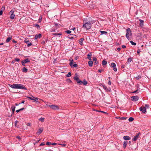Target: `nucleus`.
Returning <instances> with one entry per match:
<instances>
[{"instance_id": "nucleus-42", "label": "nucleus", "mask_w": 151, "mask_h": 151, "mask_svg": "<svg viewBox=\"0 0 151 151\" xmlns=\"http://www.w3.org/2000/svg\"><path fill=\"white\" fill-rule=\"evenodd\" d=\"M98 63V62L96 60L95 61H94V65H97Z\"/></svg>"}, {"instance_id": "nucleus-37", "label": "nucleus", "mask_w": 151, "mask_h": 151, "mask_svg": "<svg viewBox=\"0 0 151 151\" xmlns=\"http://www.w3.org/2000/svg\"><path fill=\"white\" fill-rule=\"evenodd\" d=\"M130 42L131 43V44L132 45H136V43H135V42H134L133 41H130Z\"/></svg>"}, {"instance_id": "nucleus-58", "label": "nucleus", "mask_w": 151, "mask_h": 151, "mask_svg": "<svg viewBox=\"0 0 151 151\" xmlns=\"http://www.w3.org/2000/svg\"><path fill=\"white\" fill-rule=\"evenodd\" d=\"M108 84L110 85L111 84V82L110 81H109L108 82Z\"/></svg>"}, {"instance_id": "nucleus-36", "label": "nucleus", "mask_w": 151, "mask_h": 151, "mask_svg": "<svg viewBox=\"0 0 151 151\" xmlns=\"http://www.w3.org/2000/svg\"><path fill=\"white\" fill-rule=\"evenodd\" d=\"M44 119H45L44 118L41 117V118H40L39 119V120L41 122H43L44 121Z\"/></svg>"}, {"instance_id": "nucleus-25", "label": "nucleus", "mask_w": 151, "mask_h": 151, "mask_svg": "<svg viewBox=\"0 0 151 151\" xmlns=\"http://www.w3.org/2000/svg\"><path fill=\"white\" fill-rule=\"evenodd\" d=\"M139 21L140 22V25L141 26H142L144 24V21L143 20H142L141 19H140L139 20Z\"/></svg>"}, {"instance_id": "nucleus-31", "label": "nucleus", "mask_w": 151, "mask_h": 151, "mask_svg": "<svg viewBox=\"0 0 151 151\" xmlns=\"http://www.w3.org/2000/svg\"><path fill=\"white\" fill-rule=\"evenodd\" d=\"M52 35L55 36L60 35H62V33H53L52 34Z\"/></svg>"}, {"instance_id": "nucleus-27", "label": "nucleus", "mask_w": 151, "mask_h": 151, "mask_svg": "<svg viewBox=\"0 0 151 151\" xmlns=\"http://www.w3.org/2000/svg\"><path fill=\"white\" fill-rule=\"evenodd\" d=\"M100 32L101 35H106L107 34V32L106 31H100Z\"/></svg>"}, {"instance_id": "nucleus-24", "label": "nucleus", "mask_w": 151, "mask_h": 151, "mask_svg": "<svg viewBox=\"0 0 151 151\" xmlns=\"http://www.w3.org/2000/svg\"><path fill=\"white\" fill-rule=\"evenodd\" d=\"M15 107L14 106H12L11 107V109H12V115L14 114V112L15 111Z\"/></svg>"}, {"instance_id": "nucleus-19", "label": "nucleus", "mask_w": 151, "mask_h": 151, "mask_svg": "<svg viewBox=\"0 0 151 151\" xmlns=\"http://www.w3.org/2000/svg\"><path fill=\"white\" fill-rule=\"evenodd\" d=\"M12 39V36L8 37L7 38L6 41V42H9L10 41V40Z\"/></svg>"}, {"instance_id": "nucleus-22", "label": "nucleus", "mask_w": 151, "mask_h": 151, "mask_svg": "<svg viewBox=\"0 0 151 151\" xmlns=\"http://www.w3.org/2000/svg\"><path fill=\"white\" fill-rule=\"evenodd\" d=\"M134 78L138 80L139 79L141 78V76L140 75H138L137 76H134Z\"/></svg>"}, {"instance_id": "nucleus-43", "label": "nucleus", "mask_w": 151, "mask_h": 151, "mask_svg": "<svg viewBox=\"0 0 151 151\" xmlns=\"http://www.w3.org/2000/svg\"><path fill=\"white\" fill-rule=\"evenodd\" d=\"M15 61L18 62L19 61L20 59L19 58H16L14 59Z\"/></svg>"}, {"instance_id": "nucleus-50", "label": "nucleus", "mask_w": 151, "mask_h": 151, "mask_svg": "<svg viewBox=\"0 0 151 151\" xmlns=\"http://www.w3.org/2000/svg\"><path fill=\"white\" fill-rule=\"evenodd\" d=\"M42 17H40L39 19V22H41L42 21Z\"/></svg>"}, {"instance_id": "nucleus-17", "label": "nucleus", "mask_w": 151, "mask_h": 151, "mask_svg": "<svg viewBox=\"0 0 151 151\" xmlns=\"http://www.w3.org/2000/svg\"><path fill=\"white\" fill-rule=\"evenodd\" d=\"M88 57L87 58L89 60H91V56H92V53L91 52H90L88 54Z\"/></svg>"}, {"instance_id": "nucleus-1", "label": "nucleus", "mask_w": 151, "mask_h": 151, "mask_svg": "<svg viewBox=\"0 0 151 151\" xmlns=\"http://www.w3.org/2000/svg\"><path fill=\"white\" fill-rule=\"evenodd\" d=\"M9 86L14 89H21L23 90H27V89L24 85L20 84H13L12 85L9 84Z\"/></svg>"}, {"instance_id": "nucleus-47", "label": "nucleus", "mask_w": 151, "mask_h": 151, "mask_svg": "<svg viewBox=\"0 0 151 151\" xmlns=\"http://www.w3.org/2000/svg\"><path fill=\"white\" fill-rule=\"evenodd\" d=\"M42 36V35L41 34H38V37L39 38H40Z\"/></svg>"}, {"instance_id": "nucleus-44", "label": "nucleus", "mask_w": 151, "mask_h": 151, "mask_svg": "<svg viewBox=\"0 0 151 151\" xmlns=\"http://www.w3.org/2000/svg\"><path fill=\"white\" fill-rule=\"evenodd\" d=\"M93 61H95L97 60V59L96 57H93Z\"/></svg>"}, {"instance_id": "nucleus-26", "label": "nucleus", "mask_w": 151, "mask_h": 151, "mask_svg": "<svg viewBox=\"0 0 151 151\" xmlns=\"http://www.w3.org/2000/svg\"><path fill=\"white\" fill-rule=\"evenodd\" d=\"M127 143H128V142L127 141H124V144H123V147L124 148H126V147L127 146Z\"/></svg>"}, {"instance_id": "nucleus-32", "label": "nucleus", "mask_w": 151, "mask_h": 151, "mask_svg": "<svg viewBox=\"0 0 151 151\" xmlns=\"http://www.w3.org/2000/svg\"><path fill=\"white\" fill-rule=\"evenodd\" d=\"M132 60V59L131 58H129L128 59L127 62L128 63H130Z\"/></svg>"}, {"instance_id": "nucleus-2", "label": "nucleus", "mask_w": 151, "mask_h": 151, "mask_svg": "<svg viewBox=\"0 0 151 151\" xmlns=\"http://www.w3.org/2000/svg\"><path fill=\"white\" fill-rule=\"evenodd\" d=\"M91 25L90 22H85L83 26V27L85 28L86 29H89L91 28Z\"/></svg>"}, {"instance_id": "nucleus-14", "label": "nucleus", "mask_w": 151, "mask_h": 151, "mask_svg": "<svg viewBox=\"0 0 151 151\" xmlns=\"http://www.w3.org/2000/svg\"><path fill=\"white\" fill-rule=\"evenodd\" d=\"M69 60L70 61L69 65L71 68H72L73 64V59L70 58L69 59Z\"/></svg>"}, {"instance_id": "nucleus-33", "label": "nucleus", "mask_w": 151, "mask_h": 151, "mask_svg": "<svg viewBox=\"0 0 151 151\" xmlns=\"http://www.w3.org/2000/svg\"><path fill=\"white\" fill-rule=\"evenodd\" d=\"M116 118L117 119H120L124 120L126 119V118L124 117H116Z\"/></svg>"}, {"instance_id": "nucleus-4", "label": "nucleus", "mask_w": 151, "mask_h": 151, "mask_svg": "<svg viewBox=\"0 0 151 151\" xmlns=\"http://www.w3.org/2000/svg\"><path fill=\"white\" fill-rule=\"evenodd\" d=\"M47 106H49L50 108L53 110H57L59 109V107L58 106L56 105H47Z\"/></svg>"}, {"instance_id": "nucleus-45", "label": "nucleus", "mask_w": 151, "mask_h": 151, "mask_svg": "<svg viewBox=\"0 0 151 151\" xmlns=\"http://www.w3.org/2000/svg\"><path fill=\"white\" fill-rule=\"evenodd\" d=\"M138 91H139V90L138 89H137V90H136V91L133 92V93H138Z\"/></svg>"}, {"instance_id": "nucleus-64", "label": "nucleus", "mask_w": 151, "mask_h": 151, "mask_svg": "<svg viewBox=\"0 0 151 151\" xmlns=\"http://www.w3.org/2000/svg\"><path fill=\"white\" fill-rule=\"evenodd\" d=\"M55 27H56L59 25V24L57 23H55Z\"/></svg>"}, {"instance_id": "nucleus-52", "label": "nucleus", "mask_w": 151, "mask_h": 151, "mask_svg": "<svg viewBox=\"0 0 151 151\" xmlns=\"http://www.w3.org/2000/svg\"><path fill=\"white\" fill-rule=\"evenodd\" d=\"M140 51H140V50L139 49H138V50H137V53L139 55V53H140Z\"/></svg>"}, {"instance_id": "nucleus-12", "label": "nucleus", "mask_w": 151, "mask_h": 151, "mask_svg": "<svg viewBox=\"0 0 151 151\" xmlns=\"http://www.w3.org/2000/svg\"><path fill=\"white\" fill-rule=\"evenodd\" d=\"M139 110L143 113H145L146 111L145 107H140Z\"/></svg>"}, {"instance_id": "nucleus-23", "label": "nucleus", "mask_w": 151, "mask_h": 151, "mask_svg": "<svg viewBox=\"0 0 151 151\" xmlns=\"http://www.w3.org/2000/svg\"><path fill=\"white\" fill-rule=\"evenodd\" d=\"M29 59L27 58L25 59L23 61L25 63H27L30 62Z\"/></svg>"}, {"instance_id": "nucleus-11", "label": "nucleus", "mask_w": 151, "mask_h": 151, "mask_svg": "<svg viewBox=\"0 0 151 151\" xmlns=\"http://www.w3.org/2000/svg\"><path fill=\"white\" fill-rule=\"evenodd\" d=\"M102 87L106 91L111 92V88L110 87L107 88L106 86L105 85H103Z\"/></svg>"}, {"instance_id": "nucleus-38", "label": "nucleus", "mask_w": 151, "mask_h": 151, "mask_svg": "<svg viewBox=\"0 0 151 151\" xmlns=\"http://www.w3.org/2000/svg\"><path fill=\"white\" fill-rule=\"evenodd\" d=\"M134 119L133 117H130L129 119V122H132L133 121Z\"/></svg>"}, {"instance_id": "nucleus-56", "label": "nucleus", "mask_w": 151, "mask_h": 151, "mask_svg": "<svg viewBox=\"0 0 151 151\" xmlns=\"http://www.w3.org/2000/svg\"><path fill=\"white\" fill-rule=\"evenodd\" d=\"M93 110L95 111H96V112H100V111L98 110H97L95 109H93Z\"/></svg>"}, {"instance_id": "nucleus-15", "label": "nucleus", "mask_w": 151, "mask_h": 151, "mask_svg": "<svg viewBox=\"0 0 151 151\" xmlns=\"http://www.w3.org/2000/svg\"><path fill=\"white\" fill-rule=\"evenodd\" d=\"M84 39L83 38H82L81 39L79 40V43L82 46L83 45V41L84 40Z\"/></svg>"}, {"instance_id": "nucleus-40", "label": "nucleus", "mask_w": 151, "mask_h": 151, "mask_svg": "<svg viewBox=\"0 0 151 151\" xmlns=\"http://www.w3.org/2000/svg\"><path fill=\"white\" fill-rule=\"evenodd\" d=\"M66 81L69 83H71L72 81L70 79H67L66 80Z\"/></svg>"}, {"instance_id": "nucleus-46", "label": "nucleus", "mask_w": 151, "mask_h": 151, "mask_svg": "<svg viewBox=\"0 0 151 151\" xmlns=\"http://www.w3.org/2000/svg\"><path fill=\"white\" fill-rule=\"evenodd\" d=\"M3 14V11L1 9L0 11V15H1Z\"/></svg>"}, {"instance_id": "nucleus-54", "label": "nucleus", "mask_w": 151, "mask_h": 151, "mask_svg": "<svg viewBox=\"0 0 151 151\" xmlns=\"http://www.w3.org/2000/svg\"><path fill=\"white\" fill-rule=\"evenodd\" d=\"M35 98V99H34V100H33L35 102V101H37V100H38V98Z\"/></svg>"}, {"instance_id": "nucleus-35", "label": "nucleus", "mask_w": 151, "mask_h": 151, "mask_svg": "<svg viewBox=\"0 0 151 151\" xmlns=\"http://www.w3.org/2000/svg\"><path fill=\"white\" fill-rule=\"evenodd\" d=\"M78 66L77 64H76V62L74 63V64H73L72 68L74 67L75 68L77 67Z\"/></svg>"}, {"instance_id": "nucleus-39", "label": "nucleus", "mask_w": 151, "mask_h": 151, "mask_svg": "<svg viewBox=\"0 0 151 151\" xmlns=\"http://www.w3.org/2000/svg\"><path fill=\"white\" fill-rule=\"evenodd\" d=\"M65 32L68 34H70L71 33V32L70 30H67L65 31Z\"/></svg>"}, {"instance_id": "nucleus-29", "label": "nucleus", "mask_w": 151, "mask_h": 151, "mask_svg": "<svg viewBox=\"0 0 151 151\" xmlns=\"http://www.w3.org/2000/svg\"><path fill=\"white\" fill-rule=\"evenodd\" d=\"M107 64V62L106 60H103L102 62V64L103 65H105Z\"/></svg>"}, {"instance_id": "nucleus-5", "label": "nucleus", "mask_w": 151, "mask_h": 151, "mask_svg": "<svg viewBox=\"0 0 151 151\" xmlns=\"http://www.w3.org/2000/svg\"><path fill=\"white\" fill-rule=\"evenodd\" d=\"M73 79L76 80L77 83H79V85H82V81L79 80V78L77 76H75L74 77Z\"/></svg>"}, {"instance_id": "nucleus-10", "label": "nucleus", "mask_w": 151, "mask_h": 151, "mask_svg": "<svg viewBox=\"0 0 151 151\" xmlns=\"http://www.w3.org/2000/svg\"><path fill=\"white\" fill-rule=\"evenodd\" d=\"M68 37L70 39H73L76 37V35H74L70 34L68 36Z\"/></svg>"}, {"instance_id": "nucleus-49", "label": "nucleus", "mask_w": 151, "mask_h": 151, "mask_svg": "<svg viewBox=\"0 0 151 151\" xmlns=\"http://www.w3.org/2000/svg\"><path fill=\"white\" fill-rule=\"evenodd\" d=\"M145 108H149V106L148 104H145Z\"/></svg>"}, {"instance_id": "nucleus-60", "label": "nucleus", "mask_w": 151, "mask_h": 151, "mask_svg": "<svg viewBox=\"0 0 151 151\" xmlns=\"http://www.w3.org/2000/svg\"><path fill=\"white\" fill-rule=\"evenodd\" d=\"M17 139H19V140H20V139H21V138H20V137L19 136H17Z\"/></svg>"}, {"instance_id": "nucleus-13", "label": "nucleus", "mask_w": 151, "mask_h": 151, "mask_svg": "<svg viewBox=\"0 0 151 151\" xmlns=\"http://www.w3.org/2000/svg\"><path fill=\"white\" fill-rule=\"evenodd\" d=\"M140 133H138L136 136H134V137L132 139V140L134 141H135L138 139Z\"/></svg>"}, {"instance_id": "nucleus-28", "label": "nucleus", "mask_w": 151, "mask_h": 151, "mask_svg": "<svg viewBox=\"0 0 151 151\" xmlns=\"http://www.w3.org/2000/svg\"><path fill=\"white\" fill-rule=\"evenodd\" d=\"M82 84H83L84 85H86L87 84V82L84 79L83 81H82Z\"/></svg>"}, {"instance_id": "nucleus-63", "label": "nucleus", "mask_w": 151, "mask_h": 151, "mask_svg": "<svg viewBox=\"0 0 151 151\" xmlns=\"http://www.w3.org/2000/svg\"><path fill=\"white\" fill-rule=\"evenodd\" d=\"M38 37V35H36L35 36V39H36Z\"/></svg>"}, {"instance_id": "nucleus-53", "label": "nucleus", "mask_w": 151, "mask_h": 151, "mask_svg": "<svg viewBox=\"0 0 151 151\" xmlns=\"http://www.w3.org/2000/svg\"><path fill=\"white\" fill-rule=\"evenodd\" d=\"M27 126H31V124L30 123H28L27 124Z\"/></svg>"}, {"instance_id": "nucleus-3", "label": "nucleus", "mask_w": 151, "mask_h": 151, "mask_svg": "<svg viewBox=\"0 0 151 151\" xmlns=\"http://www.w3.org/2000/svg\"><path fill=\"white\" fill-rule=\"evenodd\" d=\"M132 35V33L131 30L129 28H128L126 29V37L129 39V36Z\"/></svg>"}, {"instance_id": "nucleus-34", "label": "nucleus", "mask_w": 151, "mask_h": 151, "mask_svg": "<svg viewBox=\"0 0 151 151\" xmlns=\"http://www.w3.org/2000/svg\"><path fill=\"white\" fill-rule=\"evenodd\" d=\"M71 73L70 72H69L68 74L66 75L67 77H70L71 76Z\"/></svg>"}, {"instance_id": "nucleus-9", "label": "nucleus", "mask_w": 151, "mask_h": 151, "mask_svg": "<svg viewBox=\"0 0 151 151\" xmlns=\"http://www.w3.org/2000/svg\"><path fill=\"white\" fill-rule=\"evenodd\" d=\"M111 67H112L113 68L114 70L115 71H116L117 69L116 67L115 64L114 63H112L111 65Z\"/></svg>"}, {"instance_id": "nucleus-57", "label": "nucleus", "mask_w": 151, "mask_h": 151, "mask_svg": "<svg viewBox=\"0 0 151 151\" xmlns=\"http://www.w3.org/2000/svg\"><path fill=\"white\" fill-rule=\"evenodd\" d=\"M12 42L14 43H16L17 42V41H15L14 40H13Z\"/></svg>"}, {"instance_id": "nucleus-7", "label": "nucleus", "mask_w": 151, "mask_h": 151, "mask_svg": "<svg viewBox=\"0 0 151 151\" xmlns=\"http://www.w3.org/2000/svg\"><path fill=\"white\" fill-rule=\"evenodd\" d=\"M24 42L27 43V46L28 47H30L32 45V43L29 42V40L27 38L25 40Z\"/></svg>"}, {"instance_id": "nucleus-62", "label": "nucleus", "mask_w": 151, "mask_h": 151, "mask_svg": "<svg viewBox=\"0 0 151 151\" xmlns=\"http://www.w3.org/2000/svg\"><path fill=\"white\" fill-rule=\"evenodd\" d=\"M122 48H125L126 47V46L124 45H122Z\"/></svg>"}, {"instance_id": "nucleus-51", "label": "nucleus", "mask_w": 151, "mask_h": 151, "mask_svg": "<svg viewBox=\"0 0 151 151\" xmlns=\"http://www.w3.org/2000/svg\"><path fill=\"white\" fill-rule=\"evenodd\" d=\"M45 145V143H44V142H42L41 143L40 145V146H43V145Z\"/></svg>"}, {"instance_id": "nucleus-41", "label": "nucleus", "mask_w": 151, "mask_h": 151, "mask_svg": "<svg viewBox=\"0 0 151 151\" xmlns=\"http://www.w3.org/2000/svg\"><path fill=\"white\" fill-rule=\"evenodd\" d=\"M51 144V143L50 142H46V145H49Z\"/></svg>"}, {"instance_id": "nucleus-6", "label": "nucleus", "mask_w": 151, "mask_h": 151, "mask_svg": "<svg viewBox=\"0 0 151 151\" xmlns=\"http://www.w3.org/2000/svg\"><path fill=\"white\" fill-rule=\"evenodd\" d=\"M14 11L12 10L9 12V14H10V18L11 19H13L14 18L15 15L14 14Z\"/></svg>"}, {"instance_id": "nucleus-55", "label": "nucleus", "mask_w": 151, "mask_h": 151, "mask_svg": "<svg viewBox=\"0 0 151 151\" xmlns=\"http://www.w3.org/2000/svg\"><path fill=\"white\" fill-rule=\"evenodd\" d=\"M27 97L28 98H29V99H30L31 100H34V99H33L31 97Z\"/></svg>"}, {"instance_id": "nucleus-18", "label": "nucleus", "mask_w": 151, "mask_h": 151, "mask_svg": "<svg viewBox=\"0 0 151 151\" xmlns=\"http://www.w3.org/2000/svg\"><path fill=\"white\" fill-rule=\"evenodd\" d=\"M43 129L42 128H40L37 132V134H38V135L41 134L43 131Z\"/></svg>"}, {"instance_id": "nucleus-8", "label": "nucleus", "mask_w": 151, "mask_h": 151, "mask_svg": "<svg viewBox=\"0 0 151 151\" xmlns=\"http://www.w3.org/2000/svg\"><path fill=\"white\" fill-rule=\"evenodd\" d=\"M131 100L133 101H136L138 100L139 97L137 96H133L131 97Z\"/></svg>"}, {"instance_id": "nucleus-21", "label": "nucleus", "mask_w": 151, "mask_h": 151, "mask_svg": "<svg viewBox=\"0 0 151 151\" xmlns=\"http://www.w3.org/2000/svg\"><path fill=\"white\" fill-rule=\"evenodd\" d=\"M28 70L27 69L26 67H23L22 69V71L24 73H26Z\"/></svg>"}, {"instance_id": "nucleus-20", "label": "nucleus", "mask_w": 151, "mask_h": 151, "mask_svg": "<svg viewBox=\"0 0 151 151\" xmlns=\"http://www.w3.org/2000/svg\"><path fill=\"white\" fill-rule=\"evenodd\" d=\"M89 66L90 67H91L93 65V62L91 60H90L88 62Z\"/></svg>"}, {"instance_id": "nucleus-61", "label": "nucleus", "mask_w": 151, "mask_h": 151, "mask_svg": "<svg viewBox=\"0 0 151 151\" xmlns=\"http://www.w3.org/2000/svg\"><path fill=\"white\" fill-rule=\"evenodd\" d=\"M51 145H57V144L55 143H51Z\"/></svg>"}, {"instance_id": "nucleus-30", "label": "nucleus", "mask_w": 151, "mask_h": 151, "mask_svg": "<svg viewBox=\"0 0 151 151\" xmlns=\"http://www.w3.org/2000/svg\"><path fill=\"white\" fill-rule=\"evenodd\" d=\"M33 26L34 27H36L37 29H39L40 28V26L39 25L37 24H33Z\"/></svg>"}, {"instance_id": "nucleus-16", "label": "nucleus", "mask_w": 151, "mask_h": 151, "mask_svg": "<svg viewBox=\"0 0 151 151\" xmlns=\"http://www.w3.org/2000/svg\"><path fill=\"white\" fill-rule=\"evenodd\" d=\"M123 139L125 140H129L130 139V137L128 136H124Z\"/></svg>"}, {"instance_id": "nucleus-59", "label": "nucleus", "mask_w": 151, "mask_h": 151, "mask_svg": "<svg viewBox=\"0 0 151 151\" xmlns=\"http://www.w3.org/2000/svg\"><path fill=\"white\" fill-rule=\"evenodd\" d=\"M25 101H22L21 103H19V104H24V102Z\"/></svg>"}, {"instance_id": "nucleus-48", "label": "nucleus", "mask_w": 151, "mask_h": 151, "mask_svg": "<svg viewBox=\"0 0 151 151\" xmlns=\"http://www.w3.org/2000/svg\"><path fill=\"white\" fill-rule=\"evenodd\" d=\"M25 63L23 61H22V65H23V66H25Z\"/></svg>"}]
</instances>
